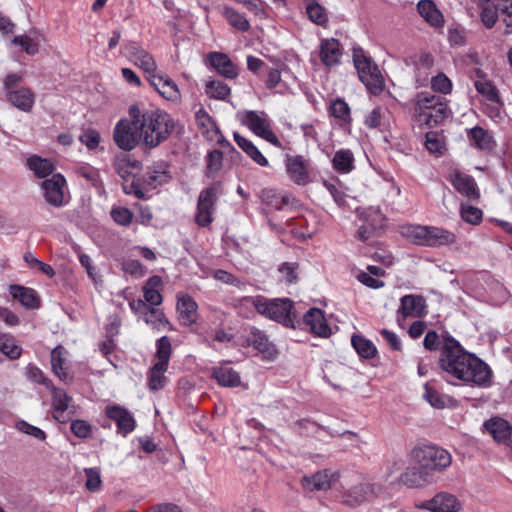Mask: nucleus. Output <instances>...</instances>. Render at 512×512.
<instances>
[{
	"mask_svg": "<svg viewBox=\"0 0 512 512\" xmlns=\"http://www.w3.org/2000/svg\"><path fill=\"white\" fill-rule=\"evenodd\" d=\"M303 324L318 337L327 338L332 334L324 312L319 308H310L303 316Z\"/></svg>",
	"mask_w": 512,
	"mask_h": 512,
	"instance_id": "obj_20",
	"label": "nucleus"
},
{
	"mask_svg": "<svg viewBox=\"0 0 512 512\" xmlns=\"http://www.w3.org/2000/svg\"><path fill=\"white\" fill-rule=\"evenodd\" d=\"M70 429L72 433L79 438H87L92 433V426L85 420H73Z\"/></svg>",
	"mask_w": 512,
	"mask_h": 512,
	"instance_id": "obj_61",
	"label": "nucleus"
},
{
	"mask_svg": "<svg viewBox=\"0 0 512 512\" xmlns=\"http://www.w3.org/2000/svg\"><path fill=\"white\" fill-rule=\"evenodd\" d=\"M297 269L298 265L296 263H283L278 269L281 280L289 284L294 283L297 280Z\"/></svg>",
	"mask_w": 512,
	"mask_h": 512,
	"instance_id": "obj_60",
	"label": "nucleus"
},
{
	"mask_svg": "<svg viewBox=\"0 0 512 512\" xmlns=\"http://www.w3.org/2000/svg\"><path fill=\"white\" fill-rule=\"evenodd\" d=\"M456 242V235L442 227L428 226L426 246H448Z\"/></svg>",
	"mask_w": 512,
	"mask_h": 512,
	"instance_id": "obj_32",
	"label": "nucleus"
},
{
	"mask_svg": "<svg viewBox=\"0 0 512 512\" xmlns=\"http://www.w3.org/2000/svg\"><path fill=\"white\" fill-rule=\"evenodd\" d=\"M106 416L117 425V432L126 436L134 431L136 422L133 415L126 409L118 405L107 406Z\"/></svg>",
	"mask_w": 512,
	"mask_h": 512,
	"instance_id": "obj_18",
	"label": "nucleus"
},
{
	"mask_svg": "<svg viewBox=\"0 0 512 512\" xmlns=\"http://www.w3.org/2000/svg\"><path fill=\"white\" fill-rule=\"evenodd\" d=\"M149 83L166 100L177 103L181 100V93L177 84L167 75L154 73L148 77Z\"/></svg>",
	"mask_w": 512,
	"mask_h": 512,
	"instance_id": "obj_19",
	"label": "nucleus"
},
{
	"mask_svg": "<svg viewBox=\"0 0 512 512\" xmlns=\"http://www.w3.org/2000/svg\"><path fill=\"white\" fill-rule=\"evenodd\" d=\"M0 351L11 359H17L20 357L22 349L13 336L0 333Z\"/></svg>",
	"mask_w": 512,
	"mask_h": 512,
	"instance_id": "obj_47",
	"label": "nucleus"
},
{
	"mask_svg": "<svg viewBox=\"0 0 512 512\" xmlns=\"http://www.w3.org/2000/svg\"><path fill=\"white\" fill-rule=\"evenodd\" d=\"M237 118L256 136L266 140L275 147H281L280 140L272 130V121L264 111H241L237 114Z\"/></svg>",
	"mask_w": 512,
	"mask_h": 512,
	"instance_id": "obj_6",
	"label": "nucleus"
},
{
	"mask_svg": "<svg viewBox=\"0 0 512 512\" xmlns=\"http://www.w3.org/2000/svg\"><path fill=\"white\" fill-rule=\"evenodd\" d=\"M44 198L48 204L60 208L68 204L69 191L66 179L61 174H53L51 178L42 182Z\"/></svg>",
	"mask_w": 512,
	"mask_h": 512,
	"instance_id": "obj_9",
	"label": "nucleus"
},
{
	"mask_svg": "<svg viewBox=\"0 0 512 512\" xmlns=\"http://www.w3.org/2000/svg\"><path fill=\"white\" fill-rule=\"evenodd\" d=\"M52 389V407H53V417L64 423L68 419V415L74 413L73 410H70L72 398L67 395L64 390L55 388L51 385Z\"/></svg>",
	"mask_w": 512,
	"mask_h": 512,
	"instance_id": "obj_22",
	"label": "nucleus"
},
{
	"mask_svg": "<svg viewBox=\"0 0 512 512\" xmlns=\"http://www.w3.org/2000/svg\"><path fill=\"white\" fill-rule=\"evenodd\" d=\"M475 88L479 94L483 96V98L489 102L487 106V114L491 118H496L500 114V99L498 90L493 85V83L487 78L476 79L474 81Z\"/></svg>",
	"mask_w": 512,
	"mask_h": 512,
	"instance_id": "obj_17",
	"label": "nucleus"
},
{
	"mask_svg": "<svg viewBox=\"0 0 512 512\" xmlns=\"http://www.w3.org/2000/svg\"><path fill=\"white\" fill-rule=\"evenodd\" d=\"M12 43L19 45L29 55H34L39 51V39L28 35H20L13 38Z\"/></svg>",
	"mask_w": 512,
	"mask_h": 512,
	"instance_id": "obj_54",
	"label": "nucleus"
},
{
	"mask_svg": "<svg viewBox=\"0 0 512 512\" xmlns=\"http://www.w3.org/2000/svg\"><path fill=\"white\" fill-rule=\"evenodd\" d=\"M11 296L18 300L27 309H36L40 306V300L32 288L21 285H10Z\"/></svg>",
	"mask_w": 512,
	"mask_h": 512,
	"instance_id": "obj_33",
	"label": "nucleus"
},
{
	"mask_svg": "<svg viewBox=\"0 0 512 512\" xmlns=\"http://www.w3.org/2000/svg\"><path fill=\"white\" fill-rule=\"evenodd\" d=\"M128 115L141 137V145L153 149L166 141L175 128V120L167 112L158 108L132 105Z\"/></svg>",
	"mask_w": 512,
	"mask_h": 512,
	"instance_id": "obj_2",
	"label": "nucleus"
},
{
	"mask_svg": "<svg viewBox=\"0 0 512 512\" xmlns=\"http://www.w3.org/2000/svg\"><path fill=\"white\" fill-rule=\"evenodd\" d=\"M460 214L462 219L471 224V225H477L482 220V211L469 204H462L460 209Z\"/></svg>",
	"mask_w": 512,
	"mask_h": 512,
	"instance_id": "obj_55",
	"label": "nucleus"
},
{
	"mask_svg": "<svg viewBox=\"0 0 512 512\" xmlns=\"http://www.w3.org/2000/svg\"><path fill=\"white\" fill-rule=\"evenodd\" d=\"M359 217L363 221V224L357 231L358 237L361 240L369 239L374 232L382 229L385 225V216L376 207H369L359 211Z\"/></svg>",
	"mask_w": 512,
	"mask_h": 512,
	"instance_id": "obj_13",
	"label": "nucleus"
},
{
	"mask_svg": "<svg viewBox=\"0 0 512 512\" xmlns=\"http://www.w3.org/2000/svg\"><path fill=\"white\" fill-rule=\"evenodd\" d=\"M439 366L445 378L459 380L460 382L487 388L492 385L493 372L488 364L466 351L453 337L444 338L440 348Z\"/></svg>",
	"mask_w": 512,
	"mask_h": 512,
	"instance_id": "obj_1",
	"label": "nucleus"
},
{
	"mask_svg": "<svg viewBox=\"0 0 512 512\" xmlns=\"http://www.w3.org/2000/svg\"><path fill=\"white\" fill-rule=\"evenodd\" d=\"M418 507L430 512H459L461 502L455 495L442 491L423 501Z\"/></svg>",
	"mask_w": 512,
	"mask_h": 512,
	"instance_id": "obj_14",
	"label": "nucleus"
},
{
	"mask_svg": "<svg viewBox=\"0 0 512 512\" xmlns=\"http://www.w3.org/2000/svg\"><path fill=\"white\" fill-rule=\"evenodd\" d=\"M207 63L225 78L233 79L238 75L236 66L226 54L220 52L209 53Z\"/></svg>",
	"mask_w": 512,
	"mask_h": 512,
	"instance_id": "obj_26",
	"label": "nucleus"
},
{
	"mask_svg": "<svg viewBox=\"0 0 512 512\" xmlns=\"http://www.w3.org/2000/svg\"><path fill=\"white\" fill-rule=\"evenodd\" d=\"M414 113L417 122L433 127L448 118L451 112L442 97L421 92L416 97Z\"/></svg>",
	"mask_w": 512,
	"mask_h": 512,
	"instance_id": "obj_4",
	"label": "nucleus"
},
{
	"mask_svg": "<svg viewBox=\"0 0 512 512\" xmlns=\"http://www.w3.org/2000/svg\"><path fill=\"white\" fill-rule=\"evenodd\" d=\"M8 100L18 109L28 112L34 104V95L27 88L11 90L7 94Z\"/></svg>",
	"mask_w": 512,
	"mask_h": 512,
	"instance_id": "obj_39",
	"label": "nucleus"
},
{
	"mask_svg": "<svg viewBox=\"0 0 512 512\" xmlns=\"http://www.w3.org/2000/svg\"><path fill=\"white\" fill-rule=\"evenodd\" d=\"M234 140L256 164L262 167H267L269 165L267 158L250 140L241 136L239 133H234Z\"/></svg>",
	"mask_w": 512,
	"mask_h": 512,
	"instance_id": "obj_36",
	"label": "nucleus"
},
{
	"mask_svg": "<svg viewBox=\"0 0 512 512\" xmlns=\"http://www.w3.org/2000/svg\"><path fill=\"white\" fill-rule=\"evenodd\" d=\"M500 15V9H498V3L494 4L489 0L485 1L481 5V21L486 28H492Z\"/></svg>",
	"mask_w": 512,
	"mask_h": 512,
	"instance_id": "obj_49",
	"label": "nucleus"
},
{
	"mask_svg": "<svg viewBox=\"0 0 512 512\" xmlns=\"http://www.w3.org/2000/svg\"><path fill=\"white\" fill-rule=\"evenodd\" d=\"M423 397L432 407L438 409L446 407L451 402L450 397L440 394L429 383L424 385Z\"/></svg>",
	"mask_w": 512,
	"mask_h": 512,
	"instance_id": "obj_45",
	"label": "nucleus"
},
{
	"mask_svg": "<svg viewBox=\"0 0 512 512\" xmlns=\"http://www.w3.org/2000/svg\"><path fill=\"white\" fill-rule=\"evenodd\" d=\"M420 16L432 27L440 28L444 25V17L432 0H420L417 4Z\"/></svg>",
	"mask_w": 512,
	"mask_h": 512,
	"instance_id": "obj_28",
	"label": "nucleus"
},
{
	"mask_svg": "<svg viewBox=\"0 0 512 512\" xmlns=\"http://www.w3.org/2000/svg\"><path fill=\"white\" fill-rule=\"evenodd\" d=\"M425 312V300L421 296L405 295L401 298L398 314L402 317H420Z\"/></svg>",
	"mask_w": 512,
	"mask_h": 512,
	"instance_id": "obj_29",
	"label": "nucleus"
},
{
	"mask_svg": "<svg viewBox=\"0 0 512 512\" xmlns=\"http://www.w3.org/2000/svg\"><path fill=\"white\" fill-rule=\"evenodd\" d=\"M67 351L63 346L55 347L51 352V366L54 374L64 382L70 381L68 365H67Z\"/></svg>",
	"mask_w": 512,
	"mask_h": 512,
	"instance_id": "obj_31",
	"label": "nucleus"
},
{
	"mask_svg": "<svg viewBox=\"0 0 512 512\" xmlns=\"http://www.w3.org/2000/svg\"><path fill=\"white\" fill-rule=\"evenodd\" d=\"M124 49L129 61L148 74V77L157 71L154 57L138 43L129 41L125 44Z\"/></svg>",
	"mask_w": 512,
	"mask_h": 512,
	"instance_id": "obj_12",
	"label": "nucleus"
},
{
	"mask_svg": "<svg viewBox=\"0 0 512 512\" xmlns=\"http://www.w3.org/2000/svg\"><path fill=\"white\" fill-rule=\"evenodd\" d=\"M468 138L471 145L480 150H491L494 146V140L490 132L480 126L468 130Z\"/></svg>",
	"mask_w": 512,
	"mask_h": 512,
	"instance_id": "obj_35",
	"label": "nucleus"
},
{
	"mask_svg": "<svg viewBox=\"0 0 512 512\" xmlns=\"http://www.w3.org/2000/svg\"><path fill=\"white\" fill-rule=\"evenodd\" d=\"M383 118V110L381 108H375L369 112L365 117V125L371 129H375L381 126Z\"/></svg>",
	"mask_w": 512,
	"mask_h": 512,
	"instance_id": "obj_64",
	"label": "nucleus"
},
{
	"mask_svg": "<svg viewBox=\"0 0 512 512\" xmlns=\"http://www.w3.org/2000/svg\"><path fill=\"white\" fill-rule=\"evenodd\" d=\"M485 430L498 443H504L509 440L512 434V427L508 421L500 417H493L484 423Z\"/></svg>",
	"mask_w": 512,
	"mask_h": 512,
	"instance_id": "obj_27",
	"label": "nucleus"
},
{
	"mask_svg": "<svg viewBox=\"0 0 512 512\" xmlns=\"http://www.w3.org/2000/svg\"><path fill=\"white\" fill-rule=\"evenodd\" d=\"M498 9H500V15L507 27L505 33H512V1L500 0L498 2Z\"/></svg>",
	"mask_w": 512,
	"mask_h": 512,
	"instance_id": "obj_58",
	"label": "nucleus"
},
{
	"mask_svg": "<svg viewBox=\"0 0 512 512\" xmlns=\"http://www.w3.org/2000/svg\"><path fill=\"white\" fill-rule=\"evenodd\" d=\"M86 474V488L89 491H96L101 485L100 472L95 468L85 469Z\"/></svg>",
	"mask_w": 512,
	"mask_h": 512,
	"instance_id": "obj_63",
	"label": "nucleus"
},
{
	"mask_svg": "<svg viewBox=\"0 0 512 512\" xmlns=\"http://www.w3.org/2000/svg\"><path fill=\"white\" fill-rule=\"evenodd\" d=\"M333 167L340 173H349L354 169V156L348 149L337 151L333 157Z\"/></svg>",
	"mask_w": 512,
	"mask_h": 512,
	"instance_id": "obj_41",
	"label": "nucleus"
},
{
	"mask_svg": "<svg viewBox=\"0 0 512 512\" xmlns=\"http://www.w3.org/2000/svg\"><path fill=\"white\" fill-rule=\"evenodd\" d=\"M354 65L359 78L373 94H379L384 88V79L373 61L362 50L354 51Z\"/></svg>",
	"mask_w": 512,
	"mask_h": 512,
	"instance_id": "obj_7",
	"label": "nucleus"
},
{
	"mask_svg": "<svg viewBox=\"0 0 512 512\" xmlns=\"http://www.w3.org/2000/svg\"><path fill=\"white\" fill-rule=\"evenodd\" d=\"M329 112L331 116L342 122L350 120V108L348 104L340 98L331 101Z\"/></svg>",
	"mask_w": 512,
	"mask_h": 512,
	"instance_id": "obj_51",
	"label": "nucleus"
},
{
	"mask_svg": "<svg viewBox=\"0 0 512 512\" xmlns=\"http://www.w3.org/2000/svg\"><path fill=\"white\" fill-rule=\"evenodd\" d=\"M172 353V346L169 338L163 336L156 342L155 363L147 373V385L150 390L162 389L167 381L165 372L168 369Z\"/></svg>",
	"mask_w": 512,
	"mask_h": 512,
	"instance_id": "obj_5",
	"label": "nucleus"
},
{
	"mask_svg": "<svg viewBox=\"0 0 512 512\" xmlns=\"http://www.w3.org/2000/svg\"><path fill=\"white\" fill-rule=\"evenodd\" d=\"M28 166L39 178H45L49 176L55 169L52 162L38 156L30 157L28 159Z\"/></svg>",
	"mask_w": 512,
	"mask_h": 512,
	"instance_id": "obj_44",
	"label": "nucleus"
},
{
	"mask_svg": "<svg viewBox=\"0 0 512 512\" xmlns=\"http://www.w3.org/2000/svg\"><path fill=\"white\" fill-rule=\"evenodd\" d=\"M217 200V187L211 186L203 190L198 199L196 222L200 226H207L213 221L214 205Z\"/></svg>",
	"mask_w": 512,
	"mask_h": 512,
	"instance_id": "obj_15",
	"label": "nucleus"
},
{
	"mask_svg": "<svg viewBox=\"0 0 512 512\" xmlns=\"http://www.w3.org/2000/svg\"><path fill=\"white\" fill-rule=\"evenodd\" d=\"M141 319L147 325L158 331L163 330L169 326V321L165 317L163 311L160 309L151 308L150 310H147Z\"/></svg>",
	"mask_w": 512,
	"mask_h": 512,
	"instance_id": "obj_43",
	"label": "nucleus"
},
{
	"mask_svg": "<svg viewBox=\"0 0 512 512\" xmlns=\"http://www.w3.org/2000/svg\"><path fill=\"white\" fill-rule=\"evenodd\" d=\"M351 344L359 356L363 358H373L377 353V349L374 344L361 335H353L351 338Z\"/></svg>",
	"mask_w": 512,
	"mask_h": 512,
	"instance_id": "obj_42",
	"label": "nucleus"
},
{
	"mask_svg": "<svg viewBox=\"0 0 512 512\" xmlns=\"http://www.w3.org/2000/svg\"><path fill=\"white\" fill-rule=\"evenodd\" d=\"M402 482L409 487H422L433 482V473L421 465L408 467L401 476Z\"/></svg>",
	"mask_w": 512,
	"mask_h": 512,
	"instance_id": "obj_25",
	"label": "nucleus"
},
{
	"mask_svg": "<svg viewBox=\"0 0 512 512\" xmlns=\"http://www.w3.org/2000/svg\"><path fill=\"white\" fill-rule=\"evenodd\" d=\"M242 302L252 305L256 311L273 321L286 327H295L296 313L293 310V302L287 298L268 299L264 296L244 297Z\"/></svg>",
	"mask_w": 512,
	"mask_h": 512,
	"instance_id": "obj_3",
	"label": "nucleus"
},
{
	"mask_svg": "<svg viewBox=\"0 0 512 512\" xmlns=\"http://www.w3.org/2000/svg\"><path fill=\"white\" fill-rule=\"evenodd\" d=\"M122 270L135 277L141 278L145 275L146 270L138 260L128 259L122 263Z\"/></svg>",
	"mask_w": 512,
	"mask_h": 512,
	"instance_id": "obj_59",
	"label": "nucleus"
},
{
	"mask_svg": "<svg viewBox=\"0 0 512 512\" xmlns=\"http://www.w3.org/2000/svg\"><path fill=\"white\" fill-rule=\"evenodd\" d=\"M334 474L329 470L319 471L311 476H304L302 478V486L306 491H320L327 490L331 486Z\"/></svg>",
	"mask_w": 512,
	"mask_h": 512,
	"instance_id": "obj_30",
	"label": "nucleus"
},
{
	"mask_svg": "<svg viewBox=\"0 0 512 512\" xmlns=\"http://www.w3.org/2000/svg\"><path fill=\"white\" fill-rule=\"evenodd\" d=\"M113 137L116 145L125 151H130L137 145H141V137L130 117L129 120H120L116 124Z\"/></svg>",
	"mask_w": 512,
	"mask_h": 512,
	"instance_id": "obj_11",
	"label": "nucleus"
},
{
	"mask_svg": "<svg viewBox=\"0 0 512 512\" xmlns=\"http://www.w3.org/2000/svg\"><path fill=\"white\" fill-rule=\"evenodd\" d=\"M222 15L225 17V19L232 27L242 32H246L249 30L250 24L248 20L243 14L237 12L235 9L230 7H224L222 10Z\"/></svg>",
	"mask_w": 512,
	"mask_h": 512,
	"instance_id": "obj_46",
	"label": "nucleus"
},
{
	"mask_svg": "<svg viewBox=\"0 0 512 512\" xmlns=\"http://www.w3.org/2000/svg\"><path fill=\"white\" fill-rule=\"evenodd\" d=\"M412 456L423 468L433 471H442L450 466L452 457L448 451L437 446H421L413 449Z\"/></svg>",
	"mask_w": 512,
	"mask_h": 512,
	"instance_id": "obj_8",
	"label": "nucleus"
},
{
	"mask_svg": "<svg viewBox=\"0 0 512 512\" xmlns=\"http://www.w3.org/2000/svg\"><path fill=\"white\" fill-rule=\"evenodd\" d=\"M431 87L436 92L449 94L452 90V82L444 73H438L432 77Z\"/></svg>",
	"mask_w": 512,
	"mask_h": 512,
	"instance_id": "obj_56",
	"label": "nucleus"
},
{
	"mask_svg": "<svg viewBox=\"0 0 512 512\" xmlns=\"http://www.w3.org/2000/svg\"><path fill=\"white\" fill-rule=\"evenodd\" d=\"M110 214L112 219L122 226H128L133 219L132 212L128 208L122 206L113 207Z\"/></svg>",
	"mask_w": 512,
	"mask_h": 512,
	"instance_id": "obj_57",
	"label": "nucleus"
},
{
	"mask_svg": "<svg viewBox=\"0 0 512 512\" xmlns=\"http://www.w3.org/2000/svg\"><path fill=\"white\" fill-rule=\"evenodd\" d=\"M161 285L162 279L159 276H152L147 280L143 287L146 303L152 306H158L162 303V296L160 294Z\"/></svg>",
	"mask_w": 512,
	"mask_h": 512,
	"instance_id": "obj_40",
	"label": "nucleus"
},
{
	"mask_svg": "<svg viewBox=\"0 0 512 512\" xmlns=\"http://www.w3.org/2000/svg\"><path fill=\"white\" fill-rule=\"evenodd\" d=\"M425 147L434 155H442L445 151L444 136L436 131L426 133Z\"/></svg>",
	"mask_w": 512,
	"mask_h": 512,
	"instance_id": "obj_50",
	"label": "nucleus"
},
{
	"mask_svg": "<svg viewBox=\"0 0 512 512\" xmlns=\"http://www.w3.org/2000/svg\"><path fill=\"white\" fill-rule=\"evenodd\" d=\"M16 428L22 432V433H25L27 435H30L38 440H45L46 439V434L43 430H41L40 428L36 427V426H33L25 421H19L17 422L16 424Z\"/></svg>",
	"mask_w": 512,
	"mask_h": 512,
	"instance_id": "obj_62",
	"label": "nucleus"
},
{
	"mask_svg": "<svg viewBox=\"0 0 512 512\" xmlns=\"http://www.w3.org/2000/svg\"><path fill=\"white\" fill-rule=\"evenodd\" d=\"M198 305L193 298L184 293L177 294V312L179 321L185 326H191L197 320Z\"/></svg>",
	"mask_w": 512,
	"mask_h": 512,
	"instance_id": "obj_23",
	"label": "nucleus"
},
{
	"mask_svg": "<svg viewBox=\"0 0 512 512\" xmlns=\"http://www.w3.org/2000/svg\"><path fill=\"white\" fill-rule=\"evenodd\" d=\"M195 119L201 133L210 140H216L219 136V129L215 122L203 108L195 113Z\"/></svg>",
	"mask_w": 512,
	"mask_h": 512,
	"instance_id": "obj_38",
	"label": "nucleus"
},
{
	"mask_svg": "<svg viewBox=\"0 0 512 512\" xmlns=\"http://www.w3.org/2000/svg\"><path fill=\"white\" fill-rule=\"evenodd\" d=\"M398 231L401 236L407 239L409 242L416 245L426 246L428 226L418 224H404L399 226Z\"/></svg>",
	"mask_w": 512,
	"mask_h": 512,
	"instance_id": "obj_34",
	"label": "nucleus"
},
{
	"mask_svg": "<svg viewBox=\"0 0 512 512\" xmlns=\"http://www.w3.org/2000/svg\"><path fill=\"white\" fill-rule=\"evenodd\" d=\"M309 19L317 25H325L328 17L325 9L317 2H310L306 7Z\"/></svg>",
	"mask_w": 512,
	"mask_h": 512,
	"instance_id": "obj_52",
	"label": "nucleus"
},
{
	"mask_svg": "<svg viewBox=\"0 0 512 512\" xmlns=\"http://www.w3.org/2000/svg\"><path fill=\"white\" fill-rule=\"evenodd\" d=\"M449 181L462 196L470 200L479 199V189L471 176L456 170L450 174Z\"/></svg>",
	"mask_w": 512,
	"mask_h": 512,
	"instance_id": "obj_21",
	"label": "nucleus"
},
{
	"mask_svg": "<svg viewBox=\"0 0 512 512\" xmlns=\"http://www.w3.org/2000/svg\"><path fill=\"white\" fill-rule=\"evenodd\" d=\"M206 94L216 100H226L230 95V87L219 80H209L205 85Z\"/></svg>",
	"mask_w": 512,
	"mask_h": 512,
	"instance_id": "obj_48",
	"label": "nucleus"
},
{
	"mask_svg": "<svg viewBox=\"0 0 512 512\" xmlns=\"http://www.w3.org/2000/svg\"><path fill=\"white\" fill-rule=\"evenodd\" d=\"M377 494V488L374 484L368 482H359L350 486L343 493V502L351 507L358 506L371 500Z\"/></svg>",
	"mask_w": 512,
	"mask_h": 512,
	"instance_id": "obj_16",
	"label": "nucleus"
},
{
	"mask_svg": "<svg viewBox=\"0 0 512 512\" xmlns=\"http://www.w3.org/2000/svg\"><path fill=\"white\" fill-rule=\"evenodd\" d=\"M24 260L31 269L40 271L50 278H52L55 275L54 269L49 264H46L39 260L33 253L27 252L24 255Z\"/></svg>",
	"mask_w": 512,
	"mask_h": 512,
	"instance_id": "obj_53",
	"label": "nucleus"
},
{
	"mask_svg": "<svg viewBox=\"0 0 512 512\" xmlns=\"http://www.w3.org/2000/svg\"><path fill=\"white\" fill-rule=\"evenodd\" d=\"M212 376L221 386L225 387H237L241 382L238 372L227 364L215 367Z\"/></svg>",
	"mask_w": 512,
	"mask_h": 512,
	"instance_id": "obj_37",
	"label": "nucleus"
},
{
	"mask_svg": "<svg viewBox=\"0 0 512 512\" xmlns=\"http://www.w3.org/2000/svg\"><path fill=\"white\" fill-rule=\"evenodd\" d=\"M319 56L326 67H333L340 63L342 49L338 40L334 38L322 39L319 45Z\"/></svg>",
	"mask_w": 512,
	"mask_h": 512,
	"instance_id": "obj_24",
	"label": "nucleus"
},
{
	"mask_svg": "<svg viewBox=\"0 0 512 512\" xmlns=\"http://www.w3.org/2000/svg\"><path fill=\"white\" fill-rule=\"evenodd\" d=\"M285 170L288 178L295 184L305 186L312 182L309 160L301 155H286Z\"/></svg>",
	"mask_w": 512,
	"mask_h": 512,
	"instance_id": "obj_10",
	"label": "nucleus"
}]
</instances>
